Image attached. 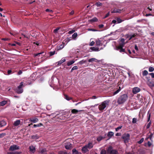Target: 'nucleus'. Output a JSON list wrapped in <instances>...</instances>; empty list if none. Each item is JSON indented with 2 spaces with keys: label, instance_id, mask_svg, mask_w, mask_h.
I'll use <instances>...</instances> for the list:
<instances>
[{
  "label": "nucleus",
  "instance_id": "obj_23",
  "mask_svg": "<svg viewBox=\"0 0 154 154\" xmlns=\"http://www.w3.org/2000/svg\"><path fill=\"white\" fill-rule=\"evenodd\" d=\"M7 101L6 100H3L0 102V106H3L5 105L7 103Z\"/></svg>",
  "mask_w": 154,
  "mask_h": 154
},
{
  "label": "nucleus",
  "instance_id": "obj_48",
  "mask_svg": "<svg viewBox=\"0 0 154 154\" xmlns=\"http://www.w3.org/2000/svg\"><path fill=\"white\" fill-rule=\"evenodd\" d=\"M65 98L68 100H69L72 99V98L69 97L67 95H65Z\"/></svg>",
  "mask_w": 154,
  "mask_h": 154
},
{
  "label": "nucleus",
  "instance_id": "obj_6",
  "mask_svg": "<svg viewBox=\"0 0 154 154\" xmlns=\"http://www.w3.org/2000/svg\"><path fill=\"white\" fill-rule=\"evenodd\" d=\"M24 86H23V83L21 82L19 85L16 89V92L18 94H21L23 91V87Z\"/></svg>",
  "mask_w": 154,
  "mask_h": 154
},
{
  "label": "nucleus",
  "instance_id": "obj_47",
  "mask_svg": "<svg viewBox=\"0 0 154 154\" xmlns=\"http://www.w3.org/2000/svg\"><path fill=\"white\" fill-rule=\"evenodd\" d=\"M154 70V68L152 67H149V72H152Z\"/></svg>",
  "mask_w": 154,
  "mask_h": 154
},
{
  "label": "nucleus",
  "instance_id": "obj_26",
  "mask_svg": "<svg viewBox=\"0 0 154 154\" xmlns=\"http://www.w3.org/2000/svg\"><path fill=\"white\" fill-rule=\"evenodd\" d=\"M115 19L116 20L118 23H120L124 21V20H122L119 17H116Z\"/></svg>",
  "mask_w": 154,
  "mask_h": 154
},
{
  "label": "nucleus",
  "instance_id": "obj_53",
  "mask_svg": "<svg viewBox=\"0 0 154 154\" xmlns=\"http://www.w3.org/2000/svg\"><path fill=\"white\" fill-rule=\"evenodd\" d=\"M88 31H98L96 29H91V28H90V29H88Z\"/></svg>",
  "mask_w": 154,
  "mask_h": 154
},
{
  "label": "nucleus",
  "instance_id": "obj_61",
  "mask_svg": "<svg viewBox=\"0 0 154 154\" xmlns=\"http://www.w3.org/2000/svg\"><path fill=\"white\" fill-rule=\"evenodd\" d=\"M45 11L46 12L49 13H52L53 12V11L52 10L48 9H46L45 10Z\"/></svg>",
  "mask_w": 154,
  "mask_h": 154
},
{
  "label": "nucleus",
  "instance_id": "obj_36",
  "mask_svg": "<svg viewBox=\"0 0 154 154\" xmlns=\"http://www.w3.org/2000/svg\"><path fill=\"white\" fill-rule=\"evenodd\" d=\"M107 151L105 150V149H102L100 152V154H107Z\"/></svg>",
  "mask_w": 154,
  "mask_h": 154
},
{
  "label": "nucleus",
  "instance_id": "obj_51",
  "mask_svg": "<svg viewBox=\"0 0 154 154\" xmlns=\"http://www.w3.org/2000/svg\"><path fill=\"white\" fill-rule=\"evenodd\" d=\"M153 134L152 133L150 134L149 137L147 138V139L149 138L150 140H152V137L153 136Z\"/></svg>",
  "mask_w": 154,
  "mask_h": 154
},
{
  "label": "nucleus",
  "instance_id": "obj_55",
  "mask_svg": "<svg viewBox=\"0 0 154 154\" xmlns=\"http://www.w3.org/2000/svg\"><path fill=\"white\" fill-rule=\"evenodd\" d=\"M122 128V126H119L118 127H117V128H116V131H118V130L121 129Z\"/></svg>",
  "mask_w": 154,
  "mask_h": 154
},
{
  "label": "nucleus",
  "instance_id": "obj_4",
  "mask_svg": "<svg viewBox=\"0 0 154 154\" xmlns=\"http://www.w3.org/2000/svg\"><path fill=\"white\" fill-rule=\"evenodd\" d=\"M71 139H68L66 140V143H64V146L67 149H71L72 147V145L70 143Z\"/></svg>",
  "mask_w": 154,
  "mask_h": 154
},
{
  "label": "nucleus",
  "instance_id": "obj_3",
  "mask_svg": "<svg viewBox=\"0 0 154 154\" xmlns=\"http://www.w3.org/2000/svg\"><path fill=\"white\" fill-rule=\"evenodd\" d=\"M107 154H119L118 152L116 149H114L112 147L109 146L107 149Z\"/></svg>",
  "mask_w": 154,
  "mask_h": 154
},
{
  "label": "nucleus",
  "instance_id": "obj_38",
  "mask_svg": "<svg viewBox=\"0 0 154 154\" xmlns=\"http://www.w3.org/2000/svg\"><path fill=\"white\" fill-rule=\"evenodd\" d=\"M58 154H71L70 153H67V152L66 151H60L58 152Z\"/></svg>",
  "mask_w": 154,
  "mask_h": 154
},
{
  "label": "nucleus",
  "instance_id": "obj_1",
  "mask_svg": "<svg viewBox=\"0 0 154 154\" xmlns=\"http://www.w3.org/2000/svg\"><path fill=\"white\" fill-rule=\"evenodd\" d=\"M109 100H107L101 103L98 106L99 110L101 112L106 110V107L109 105Z\"/></svg>",
  "mask_w": 154,
  "mask_h": 154
},
{
  "label": "nucleus",
  "instance_id": "obj_24",
  "mask_svg": "<svg viewBox=\"0 0 154 154\" xmlns=\"http://www.w3.org/2000/svg\"><path fill=\"white\" fill-rule=\"evenodd\" d=\"M88 149H91L93 147V145L91 143H89L87 145H86Z\"/></svg>",
  "mask_w": 154,
  "mask_h": 154
},
{
  "label": "nucleus",
  "instance_id": "obj_43",
  "mask_svg": "<svg viewBox=\"0 0 154 154\" xmlns=\"http://www.w3.org/2000/svg\"><path fill=\"white\" fill-rule=\"evenodd\" d=\"M86 62V61L85 60H82L78 63L80 65H82L83 63H85Z\"/></svg>",
  "mask_w": 154,
  "mask_h": 154
},
{
  "label": "nucleus",
  "instance_id": "obj_45",
  "mask_svg": "<svg viewBox=\"0 0 154 154\" xmlns=\"http://www.w3.org/2000/svg\"><path fill=\"white\" fill-rule=\"evenodd\" d=\"M60 28L58 27L56 29H54L53 31L54 33H55V34L57 33H58V31L60 29Z\"/></svg>",
  "mask_w": 154,
  "mask_h": 154
},
{
  "label": "nucleus",
  "instance_id": "obj_7",
  "mask_svg": "<svg viewBox=\"0 0 154 154\" xmlns=\"http://www.w3.org/2000/svg\"><path fill=\"white\" fill-rule=\"evenodd\" d=\"M105 42V40L104 39H101V40L99 39H97L95 41L96 45L97 46H100L103 45V48H104L105 46V45H104Z\"/></svg>",
  "mask_w": 154,
  "mask_h": 154
},
{
  "label": "nucleus",
  "instance_id": "obj_20",
  "mask_svg": "<svg viewBox=\"0 0 154 154\" xmlns=\"http://www.w3.org/2000/svg\"><path fill=\"white\" fill-rule=\"evenodd\" d=\"M66 61V59L64 58H62L60 60L57 62L58 65H60L62 63Z\"/></svg>",
  "mask_w": 154,
  "mask_h": 154
},
{
  "label": "nucleus",
  "instance_id": "obj_33",
  "mask_svg": "<svg viewBox=\"0 0 154 154\" xmlns=\"http://www.w3.org/2000/svg\"><path fill=\"white\" fill-rule=\"evenodd\" d=\"M151 113L149 112V111L147 113V122H149L150 120L151 117Z\"/></svg>",
  "mask_w": 154,
  "mask_h": 154
},
{
  "label": "nucleus",
  "instance_id": "obj_5",
  "mask_svg": "<svg viewBox=\"0 0 154 154\" xmlns=\"http://www.w3.org/2000/svg\"><path fill=\"white\" fill-rule=\"evenodd\" d=\"M122 138L123 139L125 143H127L130 140V135L128 133H125L122 135Z\"/></svg>",
  "mask_w": 154,
  "mask_h": 154
},
{
  "label": "nucleus",
  "instance_id": "obj_17",
  "mask_svg": "<svg viewBox=\"0 0 154 154\" xmlns=\"http://www.w3.org/2000/svg\"><path fill=\"white\" fill-rule=\"evenodd\" d=\"M82 111H83V110H78L75 109H73L72 110L71 112L73 114H77L78 112Z\"/></svg>",
  "mask_w": 154,
  "mask_h": 154
},
{
  "label": "nucleus",
  "instance_id": "obj_29",
  "mask_svg": "<svg viewBox=\"0 0 154 154\" xmlns=\"http://www.w3.org/2000/svg\"><path fill=\"white\" fill-rule=\"evenodd\" d=\"M149 74L148 72L146 70H144L142 71V75L144 76H146Z\"/></svg>",
  "mask_w": 154,
  "mask_h": 154
},
{
  "label": "nucleus",
  "instance_id": "obj_21",
  "mask_svg": "<svg viewBox=\"0 0 154 154\" xmlns=\"http://www.w3.org/2000/svg\"><path fill=\"white\" fill-rule=\"evenodd\" d=\"M6 123L3 120L0 122V127H2L5 126L6 125Z\"/></svg>",
  "mask_w": 154,
  "mask_h": 154
},
{
  "label": "nucleus",
  "instance_id": "obj_30",
  "mask_svg": "<svg viewBox=\"0 0 154 154\" xmlns=\"http://www.w3.org/2000/svg\"><path fill=\"white\" fill-rule=\"evenodd\" d=\"M64 46V43L63 42L61 45L57 48V51H59L62 48H63Z\"/></svg>",
  "mask_w": 154,
  "mask_h": 154
},
{
  "label": "nucleus",
  "instance_id": "obj_12",
  "mask_svg": "<svg viewBox=\"0 0 154 154\" xmlns=\"http://www.w3.org/2000/svg\"><path fill=\"white\" fill-rule=\"evenodd\" d=\"M29 151L31 152L34 153L35 151V148L33 146H30L29 147Z\"/></svg>",
  "mask_w": 154,
  "mask_h": 154
},
{
  "label": "nucleus",
  "instance_id": "obj_2",
  "mask_svg": "<svg viewBox=\"0 0 154 154\" xmlns=\"http://www.w3.org/2000/svg\"><path fill=\"white\" fill-rule=\"evenodd\" d=\"M128 98V96L126 94H123L119 97L117 103L119 104H122L126 101Z\"/></svg>",
  "mask_w": 154,
  "mask_h": 154
},
{
  "label": "nucleus",
  "instance_id": "obj_57",
  "mask_svg": "<svg viewBox=\"0 0 154 154\" xmlns=\"http://www.w3.org/2000/svg\"><path fill=\"white\" fill-rule=\"evenodd\" d=\"M43 53V52H40V53H38L35 54H34V57H35L36 56H39L40 55Z\"/></svg>",
  "mask_w": 154,
  "mask_h": 154
},
{
  "label": "nucleus",
  "instance_id": "obj_40",
  "mask_svg": "<svg viewBox=\"0 0 154 154\" xmlns=\"http://www.w3.org/2000/svg\"><path fill=\"white\" fill-rule=\"evenodd\" d=\"M31 138L32 139H37L39 137L37 134L33 135L32 136Z\"/></svg>",
  "mask_w": 154,
  "mask_h": 154
},
{
  "label": "nucleus",
  "instance_id": "obj_42",
  "mask_svg": "<svg viewBox=\"0 0 154 154\" xmlns=\"http://www.w3.org/2000/svg\"><path fill=\"white\" fill-rule=\"evenodd\" d=\"M78 152V151L75 149H73L72 150V152L73 154H77Z\"/></svg>",
  "mask_w": 154,
  "mask_h": 154
},
{
  "label": "nucleus",
  "instance_id": "obj_46",
  "mask_svg": "<svg viewBox=\"0 0 154 154\" xmlns=\"http://www.w3.org/2000/svg\"><path fill=\"white\" fill-rule=\"evenodd\" d=\"M97 60L96 59L94 58H91L88 60V61L89 62H92L94 61H96V60Z\"/></svg>",
  "mask_w": 154,
  "mask_h": 154
},
{
  "label": "nucleus",
  "instance_id": "obj_49",
  "mask_svg": "<svg viewBox=\"0 0 154 154\" xmlns=\"http://www.w3.org/2000/svg\"><path fill=\"white\" fill-rule=\"evenodd\" d=\"M78 68V67L77 66H74L72 69L71 72H72L73 70L77 69Z\"/></svg>",
  "mask_w": 154,
  "mask_h": 154
},
{
  "label": "nucleus",
  "instance_id": "obj_18",
  "mask_svg": "<svg viewBox=\"0 0 154 154\" xmlns=\"http://www.w3.org/2000/svg\"><path fill=\"white\" fill-rule=\"evenodd\" d=\"M90 49L91 50V51H99L100 50L98 48L96 47H91L90 48Z\"/></svg>",
  "mask_w": 154,
  "mask_h": 154
},
{
  "label": "nucleus",
  "instance_id": "obj_14",
  "mask_svg": "<svg viewBox=\"0 0 154 154\" xmlns=\"http://www.w3.org/2000/svg\"><path fill=\"white\" fill-rule=\"evenodd\" d=\"M29 121L35 123L38 121V119L36 118H30V119Z\"/></svg>",
  "mask_w": 154,
  "mask_h": 154
},
{
  "label": "nucleus",
  "instance_id": "obj_22",
  "mask_svg": "<svg viewBox=\"0 0 154 154\" xmlns=\"http://www.w3.org/2000/svg\"><path fill=\"white\" fill-rule=\"evenodd\" d=\"M137 35V34L136 33H135L133 34H131L130 37L129 38V40H131L132 38L135 37Z\"/></svg>",
  "mask_w": 154,
  "mask_h": 154
},
{
  "label": "nucleus",
  "instance_id": "obj_10",
  "mask_svg": "<svg viewBox=\"0 0 154 154\" xmlns=\"http://www.w3.org/2000/svg\"><path fill=\"white\" fill-rule=\"evenodd\" d=\"M140 90L139 88L135 87L133 88L132 92L134 94H136L140 91Z\"/></svg>",
  "mask_w": 154,
  "mask_h": 154
},
{
  "label": "nucleus",
  "instance_id": "obj_9",
  "mask_svg": "<svg viewBox=\"0 0 154 154\" xmlns=\"http://www.w3.org/2000/svg\"><path fill=\"white\" fill-rule=\"evenodd\" d=\"M146 83L150 88L154 87V82L152 81L151 79L146 82Z\"/></svg>",
  "mask_w": 154,
  "mask_h": 154
},
{
  "label": "nucleus",
  "instance_id": "obj_52",
  "mask_svg": "<svg viewBox=\"0 0 154 154\" xmlns=\"http://www.w3.org/2000/svg\"><path fill=\"white\" fill-rule=\"evenodd\" d=\"M6 134L5 133H2L0 134V138H2L5 136Z\"/></svg>",
  "mask_w": 154,
  "mask_h": 154
},
{
  "label": "nucleus",
  "instance_id": "obj_13",
  "mask_svg": "<svg viewBox=\"0 0 154 154\" xmlns=\"http://www.w3.org/2000/svg\"><path fill=\"white\" fill-rule=\"evenodd\" d=\"M82 151L83 153H85L88 151V150L86 146L85 145L82 148Z\"/></svg>",
  "mask_w": 154,
  "mask_h": 154
},
{
  "label": "nucleus",
  "instance_id": "obj_62",
  "mask_svg": "<svg viewBox=\"0 0 154 154\" xmlns=\"http://www.w3.org/2000/svg\"><path fill=\"white\" fill-rule=\"evenodd\" d=\"M120 40L121 41V43H125V40L124 38H121Z\"/></svg>",
  "mask_w": 154,
  "mask_h": 154
},
{
  "label": "nucleus",
  "instance_id": "obj_32",
  "mask_svg": "<svg viewBox=\"0 0 154 154\" xmlns=\"http://www.w3.org/2000/svg\"><path fill=\"white\" fill-rule=\"evenodd\" d=\"M98 20L97 18L96 17H94L92 19H91L90 20V21L91 22H97Z\"/></svg>",
  "mask_w": 154,
  "mask_h": 154
},
{
  "label": "nucleus",
  "instance_id": "obj_37",
  "mask_svg": "<svg viewBox=\"0 0 154 154\" xmlns=\"http://www.w3.org/2000/svg\"><path fill=\"white\" fill-rule=\"evenodd\" d=\"M43 124L42 123H40L37 124V125H35V124L34 125L33 127L34 128H36L37 127H40V126H43Z\"/></svg>",
  "mask_w": 154,
  "mask_h": 154
},
{
  "label": "nucleus",
  "instance_id": "obj_59",
  "mask_svg": "<svg viewBox=\"0 0 154 154\" xmlns=\"http://www.w3.org/2000/svg\"><path fill=\"white\" fill-rule=\"evenodd\" d=\"M71 38H72L71 37L70 38H67L65 40V41L69 42L71 40Z\"/></svg>",
  "mask_w": 154,
  "mask_h": 154
},
{
  "label": "nucleus",
  "instance_id": "obj_63",
  "mask_svg": "<svg viewBox=\"0 0 154 154\" xmlns=\"http://www.w3.org/2000/svg\"><path fill=\"white\" fill-rule=\"evenodd\" d=\"M95 44V42L93 41L91 42L89 44V45L90 46H93Z\"/></svg>",
  "mask_w": 154,
  "mask_h": 154
},
{
  "label": "nucleus",
  "instance_id": "obj_8",
  "mask_svg": "<svg viewBox=\"0 0 154 154\" xmlns=\"http://www.w3.org/2000/svg\"><path fill=\"white\" fill-rule=\"evenodd\" d=\"M19 149L20 147L19 146L16 145H13L10 147L9 149V150L11 151H14L16 150Z\"/></svg>",
  "mask_w": 154,
  "mask_h": 154
},
{
  "label": "nucleus",
  "instance_id": "obj_39",
  "mask_svg": "<svg viewBox=\"0 0 154 154\" xmlns=\"http://www.w3.org/2000/svg\"><path fill=\"white\" fill-rule=\"evenodd\" d=\"M104 138V137H103L102 136H100L97 138V140L98 141H100Z\"/></svg>",
  "mask_w": 154,
  "mask_h": 154
},
{
  "label": "nucleus",
  "instance_id": "obj_19",
  "mask_svg": "<svg viewBox=\"0 0 154 154\" xmlns=\"http://www.w3.org/2000/svg\"><path fill=\"white\" fill-rule=\"evenodd\" d=\"M20 123V121L19 120H17L14 122V125L15 126H18Z\"/></svg>",
  "mask_w": 154,
  "mask_h": 154
},
{
  "label": "nucleus",
  "instance_id": "obj_25",
  "mask_svg": "<svg viewBox=\"0 0 154 154\" xmlns=\"http://www.w3.org/2000/svg\"><path fill=\"white\" fill-rule=\"evenodd\" d=\"M114 133L112 131H109L108 132L107 134V136L109 138H111L113 135Z\"/></svg>",
  "mask_w": 154,
  "mask_h": 154
},
{
  "label": "nucleus",
  "instance_id": "obj_27",
  "mask_svg": "<svg viewBox=\"0 0 154 154\" xmlns=\"http://www.w3.org/2000/svg\"><path fill=\"white\" fill-rule=\"evenodd\" d=\"M21 153V152H8L7 154H20Z\"/></svg>",
  "mask_w": 154,
  "mask_h": 154
},
{
  "label": "nucleus",
  "instance_id": "obj_50",
  "mask_svg": "<svg viewBox=\"0 0 154 154\" xmlns=\"http://www.w3.org/2000/svg\"><path fill=\"white\" fill-rule=\"evenodd\" d=\"M137 119L136 118H133L132 119V123L133 124H135L136 123Z\"/></svg>",
  "mask_w": 154,
  "mask_h": 154
},
{
  "label": "nucleus",
  "instance_id": "obj_31",
  "mask_svg": "<svg viewBox=\"0 0 154 154\" xmlns=\"http://www.w3.org/2000/svg\"><path fill=\"white\" fill-rule=\"evenodd\" d=\"M125 44V43H119V45L118 46H116V47L123 48V47L124 46Z\"/></svg>",
  "mask_w": 154,
  "mask_h": 154
},
{
  "label": "nucleus",
  "instance_id": "obj_58",
  "mask_svg": "<svg viewBox=\"0 0 154 154\" xmlns=\"http://www.w3.org/2000/svg\"><path fill=\"white\" fill-rule=\"evenodd\" d=\"M46 150L45 149H41V150L40 151V152L41 153H43L44 152H46Z\"/></svg>",
  "mask_w": 154,
  "mask_h": 154
},
{
  "label": "nucleus",
  "instance_id": "obj_35",
  "mask_svg": "<svg viewBox=\"0 0 154 154\" xmlns=\"http://www.w3.org/2000/svg\"><path fill=\"white\" fill-rule=\"evenodd\" d=\"M121 88L120 87H119V89H117L116 91L114 92L113 93V95H114L116 94H117V93H118L121 90Z\"/></svg>",
  "mask_w": 154,
  "mask_h": 154
},
{
  "label": "nucleus",
  "instance_id": "obj_64",
  "mask_svg": "<svg viewBox=\"0 0 154 154\" xmlns=\"http://www.w3.org/2000/svg\"><path fill=\"white\" fill-rule=\"evenodd\" d=\"M75 32V30H72L70 31H69L68 32V33L71 34L73 33H74Z\"/></svg>",
  "mask_w": 154,
  "mask_h": 154
},
{
  "label": "nucleus",
  "instance_id": "obj_56",
  "mask_svg": "<svg viewBox=\"0 0 154 154\" xmlns=\"http://www.w3.org/2000/svg\"><path fill=\"white\" fill-rule=\"evenodd\" d=\"M149 75L151 76V77L152 78H154V73L152 72L149 73Z\"/></svg>",
  "mask_w": 154,
  "mask_h": 154
},
{
  "label": "nucleus",
  "instance_id": "obj_44",
  "mask_svg": "<svg viewBox=\"0 0 154 154\" xmlns=\"http://www.w3.org/2000/svg\"><path fill=\"white\" fill-rule=\"evenodd\" d=\"M95 5L97 6V7H99L102 6V4L100 2H96Z\"/></svg>",
  "mask_w": 154,
  "mask_h": 154
},
{
  "label": "nucleus",
  "instance_id": "obj_41",
  "mask_svg": "<svg viewBox=\"0 0 154 154\" xmlns=\"http://www.w3.org/2000/svg\"><path fill=\"white\" fill-rule=\"evenodd\" d=\"M49 54H50V56H51L55 54H57V53H56L55 51H50L49 52Z\"/></svg>",
  "mask_w": 154,
  "mask_h": 154
},
{
  "label": "nucleus",
  "instance_id": "obj_11",
  "mask_svg": "<svg viewBox=\"0 0 154 154\" xmlns=\"http://www.w3.org/2000/svg\"><path fill=\"white\" fill-rule=\"evenodd\" d=\"M116 50L119 51L120 52H124L125 53L128 54L127 52L126 51L125 49H124L123 48L116 47Z\"/></svg>",
  "mask_w": 154,
  "mask_h": 154
},
{
  "label": "nucleus",
  "instance_id": "obj_60",
  "mask_svg": "<svg viewBox=\"0 0 154 154\" xmlns=\"http://www.w3.org/2000/svg\"><path fill=\"white\" fill-rule=\"evenodd\" d=\"M151 124V121H150L147 124V125H146V128L147 129H148L149 128Z\"/></svg>",
  "mask_w": 154,
  "mask_h": 154
},
{
  "label": "nucleus",
  "instance_id": "obj_34",
  "mask_svg": "<svg viewBox=\"0 0 154 154\" xmlns=\"http://www.w3.org/2000/svg\"><path fill=\"white\" fill-rule=\"evenodd\" d=\"M75 62V61L73 60L71 61H69L67 63V65L68 66H69L73 64Z\"/></svg>",
  "mask_w": 154,
  "mask_h": 154
},
{
  "label": "nucleus",
  "instance_id": "obj_15",
  "mask_svg": "<svg viewBox=\"0 0 154 154\" xmlns=\"http://www.w3.org/2000/svg\"><path fill=\"white\" fill-rule=\"evenodd\" d=\"M121 10L117 8H115L112 11V13H121Z\"/></svg>",
  "mask_w": 154,
  "mask_h": 154
},
{
  "label": "nucleus",
  "instance_id": "obj_54",
  "mask_svg": "<svg viewBox=\"0 0 154 154\" xmlns=\"http://www.w3.org/2000/svg\"><path fill=\"white\" fill-rule=\"evenodd\" d=\"M144 140V138H141V139H140V140L138 141V143H139V144H141V143H142L143 142V141Z\"/></svg>",
  "mask_w": 154,
  "mask_h": 154
},
{
  "label": "nucleus",
  "instance_id": "obj_16",
  "mask_svg": "<svg viewBox=\"0 0 154 154\" xmlns=\"http://www.w3.org/2000/svg\"><path fill=\"white\" fill-rule=\"evenodd\" d=\"M58 115H59L58 114H57L56 116L55 117L56 118L58 119H59L61 120H64L65 118V116H63L62 115H60L59 116H57Z\"/></svg>",
  "mask_w": 154,
  "mask_h": 154
},
{
  "label": "nucleus",
  "instance_id": "obj_28",
  "mask_svg": "<svg viewBox=\"0 0 154 154\" xmlns=\"http://www.w3.org/2000/svg\"><path fill=\"white\" fill-rule=\"evenodd\" d=\"M78 36V34L77 32L74 33L72 35V38L74 40H75L76 38Z\"/></svg>",
  "mask_w": 154,
  "mask_h": 154
}]
</instances>
